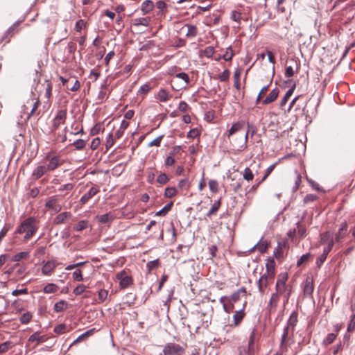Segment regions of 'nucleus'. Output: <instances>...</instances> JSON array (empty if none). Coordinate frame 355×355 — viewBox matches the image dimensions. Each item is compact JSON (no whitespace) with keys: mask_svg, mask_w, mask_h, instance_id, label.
<instances>
[{"mask_svg":"<svg viewBox=\"0 0 355 355\" xmlns=\"http://www.w3.org/2000/svg\"><path fill=\"white\" fill-rule=\"evenodd\" d=\"M38 230V221L35 217H28L24 220L17 227L15 234H25L24 241L31 239Z\"/></svg>","mask_w":355,"mask_h":355,"instance_id":"f257e3e1","label":"nucleus"},{"mask_svg":"<svg viewBox=\"0 0 355 355\" xmlns=\"http://www.w3.org/2000/svg\"><path fill=\"white\" fill-rule=\"evenodd\" d=\"M31 94L32 97L28 99L26 105H24V111L31 107L30 112L28 113L27 120L30 119L32 116H38L40 114V112L37 111L40 105L39 95L36 96L33 92H32Z\"/></svg>","mask_w":355,"mask_h":355,"instance_id":"f03ea898","label":"nucleus"},{"mask_svg":"<svg viewBox=\"0 0 355 355\" xmlns=\"http://www.w3.org/2000/svg\"><path fill=\"white\" fill-rule=\"evenodd\" d=\"M293 343V337H291V329L288 327L284 328L283 333L281 336L279 349L281 353H286L288 347Z\"/></svg>","mask_w":355,"mask_h":355,"instance_id":"7ed1b4c3","label":"nucleus"},{"mask_svg":"<svg viewBox=\"0 0 355 355\" xmlns=\"http://www.w3.org/2000/svg\"><path fill=\"white\" fill-rule=\"evenodd\" d=\"M67 110H59L52 121V131L57 130L60 125L64 124L67 119Z\"/></svg>","mask_w":355,"mask_h":355,"instance_id":"20e7f679","label":"nucleus"},{"mask_svg":"<svg viewBox=\"0 0 355 355\" xmlns=\"http://www.w3.org/2000/svg\"><path fill=\"white\" fill-rule=\"evenodd\" d=\"M45 160L49 162L48 164L46 166V168L49 171H52L58 168L59 166H62L64 164V160L61 159V158L57 155H51L48 154L45 157Z\"/></svg>","mask_w":355,"mask_h":355,"instance_id":"39448f33","label":"nucleus"},{"mask_svg":"<svg viewBox=\"0 0 355 355\" xmlns=\"http://www.w3.org/2000/svg\"><path fill=\"white\" fill-rule=\"evenodd\" d=\"M45 207L52 211V214L58 213L62 209V206L56 196H52L47 199L45 203Z\"/></svg>","mask_w":355,"mask_h":355,"instance_id":"423d86ee","label":"nucleus"},{"mask_svg":"<svg viewBox=\"0 0 355 355\" xmlns=\"http://www.w3.org/2000/svg\"><path fill=\"white\" fill-rule=\"evenodd\" d=\"M196 34L197 28L192 24H185L179 28V35H185L187 37H193Z\"/></svg>","mask_w":355,"mask_h":355,"instance_id":"0eeeda50","label":"nucleus"},{"mask_svg":"<svg viewBox=\"0 0 355 355\" xmlns=\"http://www.w3.org/2000/svg\"><path fill=\"white\" fill-rule=\"evenodd\" d=\"M116 279L119 281L120 286L122 288H125L132 284V279L127 275L125 270H122L116 275Z\"/></svg>","mask_w":355,"mask_h":355,"instance_id":"6e6552de","label":"nucleus"},{"mask_svg":"<svg viewBox=\"0 0 355 355\" xmlns=\"http://www.w3.org/2000/svg\"><path fill=\"white\" fill-rule=\"evenodd\" d=\"M273 279L274 278H270V277L264 274L262 276H261V277L257 282L259 291L260 292L261 294H264L266 288L268 286L270 283L272 282Z\"/></svg>","mask_w":355,"mask_h":355,"instance_id":"1a4fd4ad","label":"nucleus"},{"mask_svg":"<svg viewBox=\"0 0 355 355\" xmlns=\"http://www.w3.org/2000/svg\"><path fill=\"white\" fill-rule=\"evenodd\" d=\"M313 290V281L311 278L307 277L303 283L304 296L306 297H312Z\"/></svg>","mask_w":355,"mask_h":355,"instance_id":"9d476101","label":"nucleus"},{"mask_svg":"<svg viewBox=\"0 0 355 355\" xmlns=\"http://www.w3.org/2000/svg\"><path fill=\"white\" fill-rule=\"evenodd\" d=\"M298 322V313L296 311H293L287 321L286 327L291 329V337H293L295 328Z\"/></svg>","mask_w":355,"mask_h":355,"instance_id":"9b49d317","label":"nucleus"},{"mask_svg":"<svg viewBox=\"0 0 355 355\" xmlns=\"http://www.w3.org/2000/svg\"><path fill=\"white\" fill-rule=\"evenodd\" d=\"M58 263L54 260L46 261L42 268V272L44 275H51L55 270Z\"/></svg>","mask_w":355,"mask_h":355,"instance_id":"f8f14e48","label":"nucleus"},{"mask_svg":"<svg viewBox=\"0 0 355 355\" xmlns=\"http://www.w3.org/2000/svg\"><path fill=\"white\" fill-rule=\"evenodd\" d=\"M99 189L95 187H92L89 190L85 193L80 198V202L82 205L86 204L92 197L96 196L98 192Z\"/></svg>","mask_w":355,"mask_h":355,"instance_id":"ddd939ff","label":"nucleus"},{"mask_svg":"<svg viewBox=\"0 0 355 355\" xmlns=\"http://www.w3.org/2000/svg\"><path fill=\"white\" fill-rule=\"evenodd\" d=\"M18 25V23H15L12 26H10L3 36L2 41H6V42H8L10 41V39L19 32Z\"/></svg>","mask_w":355,"mask_h":355,"instance_id":"4468645a","label":"nucleus"},{"mask_svg":"<svg viewBox=\"0 0 355 355\" xmlns=\"http://www.w3.org/2000/svg\"><path fill=\"white\" fill-rule=\"evenodd\" d=\"M347 231V223L344 221L341 223L338 233L335 236L336 243H340L342 239L345 236Z\"/></svg>","mask_w":355,"mask_h":355,"instance_id":"2eb2a0df","label":"nucleus"},{"mask_svg":"<svg viewBox=\"0 0 355 355\" xmlns=\"http://www.w3.org/2000/svg\"><path fill=\"white\" fill-rule=\"evenodd\" d=\"M275 262L273 259H268L267 260L266 264V272L264 275L270 277V278H274L275 277Z\"/></svg>","mask_w":355,"mask_h":355,"instance_id":"dca6fc26","label":"nucleus"},{"mask_svg":"<svg viewBox=\"0 0 355 355\" xmlns=\"http://www.w3.org/2000/svg\"><path fill=\"white\" fill-rule=\"evenodd\" d=\"M49 170L48 168H46V166H38L33 170L32 173V177L34 180H38L42 176H43Z\"/></svg>","mask_w":355,"mask_h":355,"instance_id":"f3484780","label":"nucleus"},{"mask_svg":"<svg viewBox=\"0 0 355 355\" xmlns=\"http://www.w3.org/2000/svg\"><path fill=\"white\" fill-rule=\"evenodd\" d=\"M244 125L245 121H239L234 123L228 131L227 137L230 138L234 134L243 130L244 128Z\"/></svg>","mask_w":355,"mask_h":355,"instance_id":"a211bd4d","label":"nucleus"},{"mask_svg":"<svg viewBox=\"0 0 355 355\" xmlns=\"http://www.w3.org/2000/svg\"><path fill=\"white\" fill-rule=\"evenodd\" d=\"M288 62L291 64L286 67L285 76L288 78H291L294 75V67L297 69V63L294 59H291Z\"/></svg>","mask_w":355,"mask_h":355,"instance_id":"6ab92c4d","label":"nucleus"},{"mask_svg":"<svg viewBox=\"0 0 355 355\" xmlns=\"http://www.w3.org/2000/svg\"><path fill=\"white\" fill-rule=\"evenodd\" d=\"M71 216L70 212H62L57 215L53 219V223L56 225L62 224L65 220Z\"/></svg>","mask_w":355,"mask_h":355,"instance_id":"aec40b11","label":"nucleus"},{"mask_svg":"<svg viewBox=\"0 0 355 355\" xmlns=\"http://www.w3.org/2000/svg\"><path fill=\"white\" fill-rule=\"evenodd\" d=\"M69 307V303L65 300H60L54 304L53 309L55 312L59 313L65 311Z\"/></svg>","mask_w":355,"mask_h":355,"instance_id":"412c9836","label":"nucleus"},{"mask_svg":"<svg viewBox=\"0 0 355 355\" xmlns=\"http://www.w3.org/2000/svg\"><path fill=\"white\" fill-rule=\"evenodd\" d=\"M256 331L253 329L250 334L248 342V353L249 355H252L254 352V344L255 341Z\"/></svg>","mask_w":355,"mask_h":355,"instance_id":"4be33fe9","label":"nucleus"},{"mask_svg":"<svg viewBox=\"0 0 355 355\" xmlns=\"http://www.w3.org/2000/svg\"><path fill=\"white\" fill-rule=\"evenodd\" d=\"M268 248V243L266 241H260L259 243H257L253 248H251L250 250V252H253L255 248H257L258 250L261 253H264Z\"/></svg>","mask_w":355,"mask_h":355,"instance_id":"5701e85b","label":"nucleus"},{"mask_svg":"<svg viewBox=\"0 0 355 355\" xmlns=\"http://www.w3.org/2000/svg\"><path fill=\"white\" fill-rule=\"evenodd\" d=\"M154 8V3L150 0L144 1L141 6V10L144 14L150 12Z\"/></svg>","mask_w":355,"mask_h":355,"instance_id":"b1692460","label":"nucleus"},{"mask_svg":"<svg viewBox=\"0 0 355 355\" xmlns=\"http://www.w3.org/2000/svg\"><path fill=\"white\" fill-rule=\"evenodd\" d=\"M278 90H271L270 94L265 98L263 99L262 103L268 104L273 102L278 96Z\"/></svg>","mask_w":355,"mask_h":355,"instance_id":"393cba45","label":"nucleus"},{"mask_svg":"<svg viewBox=\"0 0 355 355\" xmlns=\"http://www.w3.org/2000/svg\"><path fill=\"white\" fill-rule=\"evenodd\" d=\"M163 352L164 355H178V348L175 344H168L164 347Z\"/></svg>","mask_w":355,"mask_h":355,"instance_id":"a878e982","label":"nucleus"},{"mask_svg":"<svg viewBox=\"0 0 355 355\" xmlns=\"http://www.w3.org/2000/svg\"><path fill=\"white\" fill-rule=\"evenodd\" d=\"M150 19L148 17H140L133 19V24L136 26H148L149 25Z\"/></svg>","mask_w":355,"mask_h":355,"instance_id":"bb28decb","label":"nucleus"},{"mask_svg":"<svg viewBox=\"0 0 355 355\" xmlns=\"http://www.w3.org/2000/svg\"><path fill=\"white\" fill-rule=\"evenodd\" d=\"M242 71H243L242 69L238 68L234 71V87L236 89H240L239 80H240V76L241 75Z\"/></svg>","mask_w":355,"mask_h":355,"instance_id":"cd10ccee","label":"nucleus"},{"mask_svg":"<svg viewBox=\"0 0 355 355\" xmlns=\"http://www.w3.org/2000/svg\"><path fill=\"white\" fill-rule=\"evenodd\" d=\"M279 295H278L276 292L272 294L268 303V306H270V309H276L279 301Z\"/></svg>","mask_w":355,"mask_h":355,"instance_id":"c85d7f7f","label":"nucleus"},{"mask_svg":"<svg viewBox=\"0 0 355 355\" xmlns=\"http://www.w3.org/2000/svg\"><path fill=\"white\" fill-rule=\"evenodd\" d=\"M155 98L161 102H165L168 99L169 95L166 90H159L158 93L155 95Z\"/></svg>","mask_w":355,"mask_h":355,"instance_id":"c756f323","label":"nucleus"},{"mask_svg":"<svg viewBox=\"0 0 355 355\" xmlns=\"http://www.w3.org/2000/svg\"><path fill=\"white\" fill-rule=\"evenodd\" d=\"M173 205V202L171 201L167 203L161 210L156 213L157 216H165L171 209Z\"/></svg>","mask_w":355,"mask_h":355,"instance_id":"7c9ffc66","label":"nucleus"},{"mask_svg":"<svg viewBox=\"0 0 355 355\" xmlns=\"http://www.w3.org/2000/svg\"><path fill=\"white\" fill-rule=\"evenodd\" d=\"M287 279H288L287 274L286 273H281L278 276L275 287H279V286L286 285V283L287 282Z\"/></svg>","mask_w":355,"mask_h":355,"instance_id":"2f4dec72","label":"nucleus"},{"mask_svg":"<svg viewBox=\"0 0 355 355\" xmlns=\"http://www.w3.org/2000/svg\"><path fill=\"white\" fill-rule=\"evenodd\" d=\"M333 238L332 234L329 231H327L320 234V243L326 244L329 241Z\"/></svg>","mask_w":355,"mask_h":355,"instance_id":"473e14b6","label":"nucleus"},{"mask_svg":"<svg viewBox=\"0 0 355 355\" xmlns=\"http://www.w3.org/2000/svg\"><path fill=\"white\" fill-rule=\"evenodd\" d=\"M220 204H221L220 200H218L214 202V203L212 205L210 210L207 214V216L208 217H210L211 215L216 214L217 212V211L218 210V209L220 208Z\"/></svg>","mask_w":355,"mask_h":355,"instance_id":"72a5a7b5","label":"nucleus"},{"mask_svg":"<svg viewBox=\"0 0 355 355\" xmlns=\"http://www.w3.org/2000/svg\"><path fill=\"white\" fill-rule=\"evenodd\" d=\"M58 289V286L53 283L48 284L44 288V292L45 293H55Z\"/></svg>","mask_w":355,"mask_h":355,"instance_id":"f704fd0d","label":"nucleus"},{"mask_svg":"<svg viewBox=\"0 0 355 355\" xmlns=\"http://www.w3.org/2000/svg\"><path fill=\"white\" fill-rule=\"evenodd\" d=\"M215 52L214 48L211 46L206 47L202 52L201 55L205 56L208 58H211Z\"/></svg>","mask_w":355,"mask_h":355,"instance_id":"c9c22d12","label":"nucleus"},{"mask_svg":"<svg viewBox=\"0 0 355 355\" xmlns=\"http://www.w3.org/2000/svg\"><path fill=\"white\" fill-rule=\"evenodd\" d=\"M29 257L28 252H21L17 253L12 258L13 261H19L23 259H26Z\"/></svg>","mask_w":355,"mask_h":355,"instance_id":"e433bc0d","label":"nucleus"},{"mask_svg":"<svg viewBox=\"0 0 355 355\" xmlns=\"http://www.w3.org/2000/svg\"><path fill=\"white\" fill-rule=\"evenodd\" d=\"M243 177L247 181L252 180L254 178V175L252 172V170L248 167L245 168L243 173Z\"/></svg>","mask_w":355,"mask_h":355,"instance_id":"4c0bfd02","label":"nucleus"},{"mask_svg":"<svg viewBox=\"0 0 355 355\" xmlns=\"http://www.w3.org/2000/svg\"><path fill=\"white\" fill-rule=\"evenodd\" d=\"M297 234L300 237L304 238L306 236V229L304 225L302 224L297 223Z\"/></svg>","mask_w":355,"mask_h":355,"instance_id":"58836bf2","label":"nucleus"},{"mask_svg":"<svg viewBox=\"0 0 355 355\" xmlns=\"http://www.w3.org/2000/svg\"><path fill=\"white\" fill-rule=\"evenodd\" d=\"M44 336H41L39 334V332H35L33 334H32L28 340L30 342H44L45 340Z\"/></svg>","mask_w":355,"mask_h":355,"instance_id":"ea45409f","label":"nucleus"},{"mask_svg":"<svg viewBox=\"0 0 355 355\" xmlns=\"http://www.w3.org/2000/svg\"><path fill=\"white\" fill-rule=\"evenodd\" d=\"M72 145L76 148V150H83L86 146V141L83 139H77L76 140Z\"/></svg>","mask_w":355,"mask_h":355,"instance_id":"a19ab883","label":"nucleus"},{"mask_svg":"<svg viewBox=\"0 0 355 355\" xmlns=\"http://www.w3.org/2000/svg\"><path fill=\"white\" fill-rule=\"evenodd\" d=\"M88 226V221L87 220H80L79 221L74 227V229L80 232L85 229H86Z\"/></svg>","mask_w":355,"mask_h":355,"instance_id":"79ce46f5","label":"nucleus"},{"mask_svg":"<svg viewBox=\"0 0 355 355\" xmlns=\"http://www.w3.org/2000/svg\"><path fill=\"white\" fill-rule=\"evenodd\" d=\"M234 55L233 50L231 46L226 49L225 53L222 55L223 59L226 61H230Z\"/></svg>","mask_w":355,"mask_h":355,"instance_id":"37998d69","label":"nucleus"},{"mask_svg":"<svg viewBox=\"0 0 355 355\" xmlns=\"http://www.w3.org/2000/svg\"><path fill=\"white\" fill-rule=\"evenodd\" d=\"M336 334L334 333L329 334L323 340V344L328 345L331 344L336 339Z\"/></svg>","mask_w":355,"mask_h":355,"instance_id":"c03bdc74","label":"nucleus"},{"mask_svg":"<svg viewBox=\"0 0 355 355\" xmlns=\"http://www.w3.org/2000/svg\"><path fill=\"white\" fill-rule=\"evenodd\" d=\"M190 187V182L189 178L179 180V188L182 190H188Z\"/></svg>","mask_w":355,"mask_h":355,"instance_id":"a18cd8bd","label":"nucleus"},{"mask_svg":"<svg viewBox=\"0 0 355 355\" xmlns=\"http://www.w3.org/2000/svg\"><path fill=\"white\" fill-rule=\"evenodd\" d=\"M32 319V314L29 312L24 313L20 317V322L22 324H28Z\"/></svg>","mask_w":355,"mask_h":355,"instance_id":"49530a36","label":"nucleus"},{"mask_svg":"<svg viewBox=\"0 0 355 355\" xmlns=\"http://www.w3.org/2000/svg\"><path fill=\"white\" fill-rule=\"evenodd\" d=\"M244 315L245 313L243 311L240 310L239 311H236V313L234 315L235 324H237L238 323H239L243 320Z\"/></svg>","mask_w":355,"mask_h":355,"instance_id":"de8ad7c7","label":"nucleus"},{"mask_svg":"<svg viewBox=\"0 0 355 355\" xmlns=\"http://www.w3.org/2000/svg\"><path fill=\"white\" fill-rule=\"evenodd\" d=\"M310 257H311L310 253H306V254L302 255L300 257V258L297 261V266L299 267V266H302L303 263H306L309 260Z\"/></svg>","mask_w":355,"mask_h":355,"instance_id":"09e8293b","label":"nucleus"},{"mask_svg":"<svg viewBox=\"0 0 355 355\" xmlns=\"http://www.w3.org/2000/svg\"><path fill=\"white\" fill-rule=\"evenodd\" d=\"M86 27V23L83 19H79L76 21L75 25V30L77 32H80L83 28Z\"/></svg>","mask_w":355,"mask_h":355,"instance_id":"8fccbe9b","label":"nucleus"},{"mask_svg":"<svg viewBox=\"0 0 355 355\" xmlns=\"http://www.w3.org/2000/svg\"><path fill=\"white\" fill-rule=\"evenodd\" d=\"M103 129V125L100 123H96L90 130L92 135H96L98 134Z\"/></svg>","mask_w":355,"mask_h":355,"instance_id":"3c124183","label":"nucleus"},{"mask_svg":"<svg viewBox=\"0 0 355 355\" xmlns=\"http://www.w3.org/2000/svg\"><path fill=\"white\" fill-rule=\"evenodd\" d=\"M73 279L77 282H81L83 280L82 271L80 269H76L72 273Z\"/></svg>","mask_w":355,"mask_h":355,"instance_id":"603ef678","label":"nucleus"},{"mask_svg":"<svg viewBox=\"0 0 355 355\" xmlns=\"http://www.w3.org/2000/svg\"><path fill=\"white\" fill-rule=\"evenodd\" d=\"M231 19L237 23H240L242 19L241 13L236 10L232 11L231 14Z\"/></svg>","mask_w":355,"mask_h":355,"instance_id":"864d4df0","label":"nucleus"},{"mask_svg":"<svg viewBox=\"0 0 355 355\" xmlns=\"http://www.w3.org/2000/svg\"><path fill=\"white\" fill-rule=\"evenodd\" d=\"M86 288V286L83 284H80L74 288L73 293L76 295H80L85 291Z\"/></svg>","mask_w":355,"mask_h":355,"instance_id":"5fc2aeb1","label":"nucleus"},{"mask_svg":"<svg viewBox=\"0 0 355 355\" xmlns=\"http://www.w3.org/2000/svg\"><path fill=\"white\" fill-rule=\"evenodd\" d=\"M67 325L65 324H60L55 327L54 331L58 334H62L65 332Z\"/></svg>","mask_w":355,"mask_h":355,"instance_id":"6e6d98bb","label":"nucleus"},{"mask_svg":"<svg viewBox=\"0 0 355 355\" xmlns=\"http://www.w3.org/2000/svg\"><path fill=\"white\" fill-rule=\"evenodd\" d=\"M209 187L210 190L212 192L216 193L218 191V182L216 180H210L209 182Z\"/></svg>","mask_w":355,"mask_h":355,"instance_id":"4d7b16f0","label":"nucleus"},{"mask_svg":"<svg viewBox=\"0 0 355 355\" xmlns=\"http://www.w3.org/2000/svg\"><path fill=\"white\" fill-rule=\"evenodd\" d=\"M112 219V216L110 214L107 213L105 214L99 216V221L102 223H107Z\"/></svg>","mask_w":355,"mask_h":355,"instance_id":"13d9d810","label":"nucleus"},{"mask_svg":"<svg viewBox=\"0 0 355 355\" xmlns=\"http://www.w3.org/2000/svg\"><path fill=\"white\" fill-rule=\"evenodd\" d=\"M98 300L101 302H103L107 297L108 291L107 290L102 289L98 291Z\"/></svg>","mask_w":355,"mask_h":355,"instance_id":"bf43d9fd","label":"nucleus"},{"mask_svg":"<svg viewBox=\"0 0 355 355\" xmlns=\"http://www.w3.org/2000/svg\"><path fill=\"white\" fill-rule=\"evenodd\" d=\"M293 92V90H287V92L286 93V94L284 95V98H282V100L280 102V106L281 107L284 106L288 100L292 96Z\"/></svg>","mask_w":355,"mask_h":355,"instance_id":"052dcab7","label":"nucleus"},{"mask_svg":"<svg viewBox=\"0 0 355 355\" xmlns=\"http://www.w3.org/2000/svg\"><path fill=\"white\" fill-rule=\"evenodd\" d=\"M11 347V343L5 342L0 344V354L6 352Z\"/></svg>","mask_w":355,"mask_h":355,"instance_id":"680f3d73","label":"nucleus"},{"mask_svg":"<svg viewBox=\"0 0 355 355\" xmlns=\"http://www.w3.org/2000/svg\"><path fill=\"white\" fill-rule=\"evenodd\" d=\"M200 132L197 128H193L187 132V137L190 139H194L199 135Z\"/></svg>","mask_w":355,"mask_h":355,"instance_id":"e2e57ef3","label":"nucleus"},{"mask_svg":"<svg viewBox=\"0 0 355 355\" xmlns=\"http://www.w3.org/2000/svg\"><path fill=\"white\" fill-rule=\"evenodd\" d=\"M177 191L175 187H168L165 190V196L167 198H171L175 195Z\"/></svg>","mask_w":355,"mask_h":355,"instance_id":"0e129e2a","label":"nucleus"},{"mask_svg":"<svg viewBox=\"0 0 355 355\" xmlns=\"http://www.w3.org/2000/svg\"><path fill=\"white\" fill-rule=\"evenodd\" d=\"M318 199V196H315V195H313V194H307L304 198V202L305 204H307L310 202H313L315 201V200Z\"/></svg>","mask_w":355,"mask_h":355,"instance_id":"69168bd1","label":"nucleus"},{"mask_svg":"<svg viewBox=\"0 0 355 355\" xmlns=\"http://www.w3.org/2000/svg\"><path fill=\"white\" fill-rule=\"evenodd\" d=\"M342 344L340 342L332 348V355H341L340 351L342 349Z\"/></svg>","mask_w":355,"mask_h":355,"instance_id":"338daca9","label":"nucleus"},{"mask_svg":"<svg viewBox=\"0 0 355 355\" xmlns=\"http://www.w3.org/2000/svg\"><path fill=\"white\" fill-rule=\"evenodd\" d=\"M354 329H355V314L352 316V318H351V320L349 321V323L348 324L347 331L352 332L354 330Z\"/></svg>","mask_w":355,"mask_h":355,"instance_id":"774afa93","label":"nucleus"}]
</instances>
